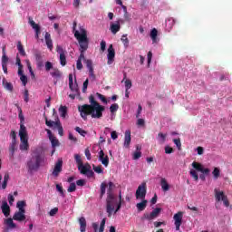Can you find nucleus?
I'll return each mask as SVG.
<instances>
[{
	"mask_svg": "<svg viewBox=\"0 0 232 232\" xmlns=\"http://www.w3.org/2000/svg\"><path fill=\"white\" fill-rule=\"evenodd\" d=\"M17 50L24 57L26 55V52L24 51V47H23V44H21V42L17 43Z\"/></svg>",
	"mask_w": 232,
	"mask_h": 232,
	"instance_id": "obj_36",
	"label": "nucleus"
},
{
	"mask_svg": "<svg viewBox=\"0 0 232 232\" xmlns=\"http://www.w3.org/2000/svg\"><path fill=\"white\" fill-rule=\"evenodd\" d=\"M79 224H80V231L85 232L86 231V218L84 217H82L79 218Z\"/></svg>",
	"mask_w": 232,
	"mask_h": 232,
	"instance_id": "obj_26",
	"label": "nucleus"
},
{
	"mask_svg": "<svg viewBox=\"0 0 232 232\" xmlns=\"http://www.w3.org/2000/svg\"><path fill=\"white\" fill-rule=\"evenodd\" d=\"M26 206V201H18L16 203V208H18V211H26L24 207Z\"/></svg>",
	"mask_w": 232,
	"mask_h": 232,
	"instance_id": "obj_35",
	"label": "nucleus"
},
{
	"mask_svg": "<svg viewBox=\"0 0 232 232\" xmlns=\"http://www.w3.org/2000/svg\"><path fill=\"white\" fill-rule=\"evenodd\" d=\"M130 144H131V131L126 130L123 146L124 148L129 149Z\"/></svg>",
	"mask_w": 232,
	"mask_h": 232,
	"instance_id": "obj_20",
	"label": "nucleus"
},
{
	"mask_svg": "<svg viewBox=\"0 0 232 232\" xmlns=\"http://www.w3.org/2000/svg\"><path fill=\"white\" fill-rule=\"evenodd\" d=\"M2 213L7 218L10 217V206H8V202L6 200H4L2 202Z\"/></svg>",
	"mask_w": 232,
	"mask_h": 232,
	"instance_id": "obj_21",
	"label": "nucleus"
},
{
	"mask_svg": "<svg viewBox=\"0 0 232 232\" xmlns=\"http://www.w3.org/2000/svg\"><path fill=\"white\" fill-rule=\"evenodd\" d=\"M63 171V160H58L57 162L54 165V168L53 169L52 175L53 177H59L61 172Z\"/></svg>",
	"mask_w": 232,
	"mask_h": 232,
	"instance_id": "obj_11",
	"label": "nucleus"
},
{
	"mask_svg": "<svg viewBox=\"0 0 232 232\" xmlns=\"http://www.w3.org/2000/svg\"><path fill=\"white\" fill-rule=\"evenodd\" d=\"M212 175L214 177V179H218V177H220V169L218 168H214V170L212 171Z\"/></svg>",
	"mask_w": 232,
	"mask_h": 232,
	"instance_id": "obj_44",
	"label": "nucleus"
},
{
	"mask_svg": "<svg viewBox=\"0 0 232 232\" xmlns=\"http://www.w3.org/2000/svg\"><path fill=\"white\" fill-rule=\"evenodd\" d=\"M92 169L95 171V173H104V170L102 169V166L99 165V166H95L92 165Z\"/></svg>",
	"mask_w": 232,
	"mask_h": 232,
	"instance_id": "obj_43",
	"label": "nucleus"
},
{
	"mask_svg": "<svg viewBox=\"0 0 232 232\" xmlns=\"http://www.w3.org/2000/svg\"><path fill=\"white\" fill-rule=\"evenodd\" d=\"M108 189H107V197H115V194L113 193V188H115V184L113 182L110 181L108 184Z\"/></svg>",
	"mask_w": 232,
	"mask_h": 232,
	"instance_id": "obj_27",
	"label": "nucleus"
},
{
	"mask_svg": "<svg viewBox=\"0 0 232 232\" xmlns=\"http://www.w3.org/2000/svg\"><path fill=\"white\" fill-rule=\"evenodd\" d=\"M165 153H167V155L173 153V148L169 146L165 147Z\"/></svg>",
	"mask_w": 232,
	"mask_h": 232,
	"instance_id": "obj_61",
	"label": "nucleus"
},
{
	"mask_svg": "<svg viewBox=\"0 0 232 232\" xmlns=\"http://www.w3.org/2000/svg\"><path fill=\"white\" fill-rule=\"evenodd\" d=\"M191 166L193 169H190L189 175L196 181L198 180V173L197 171L203 173V175H209L211 172L209 169L204 168V165H202L200 162L193 161Z\"/></svg>",
	"mask_w": 232,
	"mask_h": 232,
	"instance_id": "obj_4",
	"label": "nucleus"
},
{
	"mask_svg": "<svg viewBox=\"0 0 232 232\" xmlns=\"http://www.w3.org/2000/svg\"><path fill=\"white\" fill-rule=\"evenodd\" d=\"M84 184H86V180H84V179H78L76 181L77 186L82 187V186H84Z\"/></svg>",
	"mask_w": 232,
	"mask_h": 232,
	"instance_id": "obj_64",
	"label": "nucleus"
},
{
	"mask_svg": "<svg viewBox=\"0 0 232 232\" xmlns=\"http://www.w3.org/2000/svg\"><path fill=\"white\" fill-rule=\"evenodd\" d=\"M117 110H119V104L113 103L111 105V107H110L111 113H115V111H117Z\"/></svg>",
	"mask_w": 232,
	"mask_h": 232,
	"instance_id": "obj_49",
	"label": "nucleus"
},
{
	"mask_svg": "<svg viewBox=\"0 0 232 232\" xmlns=\"http://www.w3.org/2000/svg\"><path fill=\"white\" fill-rule=\"evenodd\" d=\"M106 188H108V185L106 184V182H102L100 187V198H102V197L106 195Z\"/></svg>",
	"mask_w": 232,
	"mask_h": 232,
	"instance_id": "obj_30",
	"label": "nucleus"
},
{
	"mask_svg": "<svg viewBox=\"0 0 232 232\" xmlns=\"http://www.w3.org/2000/svg\"><path fill=\"white\" fill-rule=\"evenodd\" d=\"M53 64L51 62L45 63V70L46 72H50V70H53Z\"/></svg>",
	"mask_w": 232,
	"mask_h": 232,
	"instance_id": "obj_52",
	"label": "nucleus"
},
{
	"mask_svg": "<svg viewBox=\"0 0 232 232\" xmlns=\"http://www.w3.org/2000/svg\"><path fill=\"white\" fill-rule=\"evenodd\" d=\"M14 200H15V198H14V195L9 194L8 195V201H9L10 206H12V204H14Z\"/></svg>",
	"mask_w": 232,
	"mask_h": 232,
	"instance_id": "obj_62",
	"label": "nucleus"
},
{
	"mask_svg": "<svg viewBox=\"0 0 232 232\" xmlns=\"http://www.w3.org/2000/svg\"><path fill=\"white\" fill-rule=\"evenodd\" d=\"M148 206V200L142 199L141 202L137 203L136 208L138 211H144L146 209V207Z\"/></svg>",
	"mask_w": 232,
	"mask_h": 232,
	"instance_id": "obj_25",
	"label": "nucleus"
},
{
	"mask_svg": "<svg viewBox=\"0 0 232 232\" xmlns=\"http://www.w3.org/2000/svg\"><path fill=\"white\" fill-rule=\"evenodd\" d=\"M173 142L177 146L178 150H181L182 143L180 142V139H174Z\"/></svg>",
	"mask_w": 232,
	"mask_h": 232,
	"instance_id": "obj_51",
	"label": "nucleus"
},
{
	"mask_svg": "<svg viewBox=\"0 0 232 232\" xmlns=\"http://www.w3.org/2000/svg\"><path fill=\"white\" fill-rule=\"evenodd\" d=\"M45 124L46 126H48V128H53V130L57 128L60 137H63L64 135V129L63 128V125L61 124V121L59 119L53 121L52 120H48V118L45 117Z\"/></svg>",
	"mask_w": 232,
	"mask_h": 232,
	"instance_id": "obj_7",
	"label": "nucleus"
},
{
	"mask_svg": "<svg viewBox=\"0 0 232 232\" xmlns=\"http://www.w3.org/2000/svg\"><path fill=\"white\" fill-rule=\"evenodd\" d=\"M175 220L176 231H180V226H182V212H178L173 217Z\"/></svg>",
	"mask_w": 232,
	"mask_h": 232,
	"instance_id": "obj_18",
	"label": "nucleus"
},
{
	"mask_svg": "<svg viewBox=\"0 0 232 232\" xmlns=\"http://www.w3.org/2000/svg\"><path fill=\"white\" fill-rule=\"evenodd\" d=\"M121 42L123 43L124 46L126 48H128L129 44H130V40H128V34H123L121 36Z\"/></svg>",
	"mask_w": 232,
	"mask_h": 232,
	"instance_id": "obj_39",
	"label": "nucleus"
},
{
	"mask_svg": "<svg viewBox=\"0 0 232 232\" xmlns=\"http://www.w3.org/2000/svg\"><path fill=\"white\" fill-rule=\"evenodd\" d=\"M11 139H13L12 142H16L17 134L15 133V130L11 131Z\"/></svg>",
	"mask_w": 232,
	"mask_h": 232,
	"instance_id": "obj_60",
	"label": "nucleus"
},
{
	"mask_svg": "<svg viewBox=\"0 0 232 232\" xmlns=\"http://www.w3.org/2000/svg\"><path fill=\"white\" fill-rule=\"evenodd\" d=\"M136 198H141V200L146 198V183H142L138 187L136 190Z\"/></svg>",
	"mask_w": 232,
	"mask_h": 232,
	"instance_id": "obj_9",
	"label": "nucleus"
},
{
	"mask_svg": "<svg viewBox=\"0 0 232 232\" xmlns=\"http://www.w3.org/2000/svg\"><path fill=\"white\" fill-rule=\"evenodd\" d=\"M44 162V155H42L39 151H34L31 159L27 161L28 173H34V171H39L41 164Z\"/></svg>",
	"mask_w": 232,
	"mask_h": 232,
	"instance_id": "obj_3",
	"label": "nucleus"
},
{
	"mask_svg": "<svg viewBox=\"0 0 232 232\" xmlns=\"http://www.w3.org/2000/svg\"><path fill=\"white\" fill-rule=\"evenodd\" d=\"M59 112H60L61 117H63V119H65L66 115L68 113V108L66 106H61L59 108Z\"/></svg>",
	"mask_w": 232,
	"mask_h": 232,
	"instance_id": "obj_33",
	"label": "nucleus"
},
{
	"mask_svg": "<svg viewBox=\"0 0 232 232\" xmlns=\"http://www.w3.org/2000/svg\"><path fill=\"white\" fill-rule=\"evenodd\" d=\"M17 144V141H12L9 147V153L11 155V157H14V153H15V146Z\"/></svg>",
	"mask_w": 232,
	"mask_h": 232,
	"instance_id": "obj_34",
	"label": "nucleus"
},
{
	"mask_svg": "<svg viewBox=\"0 0 232 232\" xmlns=\"http://www.w3.org/2000/svg\"><path fill=\"white\" fill-rule=\"evenodd\" d=\"M121 30V23L116 22L115 24L111 23V32L115 35L117 32Z\"/></svg>",
	"mask_w": 232,
	"mask_h": 232,
	"instance_id": "obj_24",
	"label": "nucleus"
},
{
	"mask_svg": "<svg viewBox=\"0 0 232 232\" xmlns=\"http://www.w3.org/2000/svg\"><path fill=\"white\" fill-rule=\"evenodd\" d=\"M75 131H77V133L81 134L82 137H86V134L88 132H86V130H82L81 127H75Z\"/></svg>",
	"mask_w": 232,
	"mask_h": 232,
	"instance_id": "obj_46",
	"label": "nucleus"
},
{
	"mask_svg": "<svg viewBox=\"0 0 232 232\" xmlns=\"http://www.w3.org/2000/svg\"><path fill=\"white\" fill-rule=\"evenodd\" d=\"M96 95L99 97V99L104 102V104H108V100H106V97H104V95L97 92Z\"/></svg>",
	"mask_w": 232,
	"mask_h": 232,
	"instance_id": "obj_54",
	"label": "nucleus"
},
{
	"mask_svg": "<svg viewBox=\"0 0 232 232\" xmlns=\"http://www.w3.org/2000/svg\"><path fill=\"white\" fill-rule=\"evenodd\" d=\"M49 140H51L53 148H57V146H59V140H57L55 136H53V138H49Z\"/></svg>",
	"mask_w": 232,
	"mask_h": 232,
	"instance_id": "obj_37",
	"label": "nucleus"
},
{
	"mask_svg": "<svg viewBox=\"0 0 232 232\" xmlns=\"http://www.w3.org/2000/svg\"><path fill=\"white\" fill-rule=\"evenodd\" d=\"M56 52L60 55V63L62 66H66V51L62 46L57 45Z\"/></svg>",
	"mask_w": 232,
	"mask_h": 232,
	"instance_id": "obj_10",
	"label": "nucleus"
},
{
	"mask_svg": "<svg viewBox=\"0 0 232 232\" xmlns=\"http://www.w3.org/2000/svg\"><path fill=\"white\" fill-rule=\"evenodd\" d=\"M141 157H142V152L140 150H136L132 155L133 160H139V159H140Z\"/></svg>",
	"mask_w": 232,
	"mask_h": 232,
	"instance_id": "obj_40",
	"label": "nucleus"
},
{
	"mask_svg": "<svg viewBox=\"0 0 232 232\" xmlns=\"http://www.w3.org/2000/svg\"><path fill=\"white\" fill-rule=\"evenodd\" d=\"M85 64L89 70V76L91 80L95 81L96 76H95V72H93V62H92V60H85Z\"/></svg>",
	"mask_w": 232,
	"mask_h": 232,
	"instance_id": "obj_16",
	"label": "nucleus"
},
{
	"mask_svg": "<svg viewBox=\"0 0 232 232\" xmlns=\"http://www.w3.org/2000/svg\"><path fill=\"white\" fill-rule=\"evenodd\" d=\"M30 148V145L28 144V142H21L20 144V150L22 151H28V149Z\"/></svg>",
	"mask_w": 232,
	"mask_h": 232,
	"instance_id": "obj_42",
	"label": "nucleus"
},
{
	"mask_svg": "<svg viewBox=\"0 0 232 232\" xmlns=\"http://www.w3.org/2000/svg\"><path fill=\"white\" fill-rule=\"evenodd\" d=\"M85 175L86 177H88V179H92L95 176V173L93 172V170H92V169H89L88 172Z\"/></svg>",
	"mask_w": 232,
	"mask_h": 232,
	"instance_id": "obj_59",
	"label": "nucleus"
},
{
	"mask_svg": "<svg viewBox=\"0 0 232 232\" xmlns=\"http://www.w3.org/2000/svg\"><path fill=\"white\" fill-rule=\"evenodd\" d=\"M166 137H168V135L164 134L162 132H160L158 134V138L160 139V142H162V143L166 142Z\"/></svg>",
	"mask_w": 232,
	"mask_h": 232,
	"instance_id": "obj_50",
	"label": "nucleus"
},
{
	"mask_svg": "<svg viewBox=\"0 0 232 232\" xmlns=\"http://www.w3.org/2000/svg\"><path fill=\"white\" fill-rule=\"evenodd\" d=\"M101 46V52L104 53L106 52V41L102 40L100 44Z\"/></svg>",
	"mask_w": 232,
	"mask_h": 232,
	"instance_id": "obj_57",
	"label": "nucleus"
},
{
	"mask_svg": "<svg viewBox=\"0 0 232 232\" xmlns=\"http://www.w3.org/2000/svg\"><path fill=\"white\" fill-rule=\"evenodd\" d=\"M19 136L21 142H28V132L24 124L20 125Z\"/></svg>",
	"mask_w": 232,
	"mask_h": 232,
	"instance_id": "obj_13",
	"label": "nucleus"
},
{
	"mask_svg": "<svg viewBox=\"0 0 232 232\" xmlns=\"http://www.w3.org/2000/svg\"><path fill=\"white\" fill-rule=\"evenodd\" d=\"M85 157L87 160H92V152H90V149H85Z\"/></svg>",
	"mask_w": 232,
	"mask_h": 232,
	"instance_id": "obj_58",
	"label": "nucleus"
},
{
	"mask_svg": "<svg viewBox=\"0 0 232 232\" xmlns=\"http://www.w3.org/2000/svg\"><path fill=\"white\" fill-rule=\"evenodd\" d=\"M160 211H162V208H157L150 214L145 213L143 215V218H146V220H153V218H157L159 215L160 214Z\"/></svg>",
	"mask_w": 232,
	"mask_h": 232,
	"instance_id": "obj_12",
	"label": "nucleus"
},
{
	"mask_svg": "<svg viewBox=\"0 0 232 232\" xmlns=\"http://www.w3.org/2000/svg\"><path fill=\"white\" fill-rule=\"evenodd\" d=\"M90 82V80L86 79L83 82V86H82V92L83 93H86V90H88V84Z\"/></svg>",
	"mask_w": 232,
	"mask_h": 232,
	"instance_id": "obj_53",
	"label": "nucleus"
},
{
	"mask_svg": "<svg viewBox=\"0 0 232 232\" xmlns=\"http://www.w3.org/2000/svg\"><path fill=\"white\" fill-rule=\"evenodd\" d=\"M166 26H169V30L175 26V20L174 18H169L166 22Z\"/></svg>",
	"mask_w": 232,
	"mask_h": 232,
	"instance_id": "obj_41",
	"label": "nucleus"
},
{
	"mask_svg": "<svg viewBox=\"0 0 232 232\" xmlns=\"http://www.w3.org/2000/svg\"><path fill=\"white\" fill-rule=\"evenodd\" d=\"M121 208H122V201H117V203H116V208H115V207H114V210H113L114 215H115L118 211H121Z\"/></svg>",
	"mask_w": 232,
	"mask_h": 232,
	"instance_id": "obj_48",
	"label": "nucleus"
},
{
	"mask_svg": "<svg viewBox=\"0 0 232 232\" xmlns=\"http://www.w3.org/2000/svg\"><path fill=\"white\" fill-rule=\"evenodd\" d=\"M20 81L23 82L24 86L28 83V78L24 74L20 76Z\"/></svg>",
	"mask_w": 232,
	"mask_h": 232,
	"instance_id": "obj_55",
	"label": "nucleus"
},
{
	"mask_svg": "<svg viewBox=\"0 0 232 232\" xmlns=\"http://www.w3.org/2000/svg\"><path fill=\"white\" fill-rule=\"evenodd\" d=\"M107 59V64H111V63L115 61V49H113V44L109 45Z\"/></svg>",
	"mask_w": 232,
	"mask_h": 232,
	"instance_id": "obj_15",
	"label": "nucleus"
},
{
	"mask_svg": "<svg viewBox=\"0 0 232 232\" xmlns=\"http://www.w3.org/2000/svg\"><path fill=\"white\" fill-rule=\"evenodd\" d=\"M3 86L5 90H8V92H14V85L12 82H6V79H3Z\"/></svg>",
	"mask_w": 232,
	"mask_h": 232,
	"instance_id": "obj_29",
	"label": "nucleus"
},
{
	"mask_svg": "<svg viewBox=\"0 0 232 232\" xmlns=\"http://www.w3.org/2000/svg\"><path fill=\"white\" fill-rule=\"evenodd\" d=\"M2 52H3L2 64L8 65V56H6V47H3Z\"/></svg>",
	"mask_w": 232,
	"mask_h": 232,
	"instance_id": "obj_32",
	"label": "nucleus"
},
{
	"mask_svg": "<svg viewBox=\"0 0 232 232\" xmlns=\"http://www.w3.org/2000/svg\"><path fill=\"white\" fill-rule=\"evenodd\" d=\"M160 186L162 191H169V184H168V180H166L165 178L160 179Z\"/></svg>",
	"mask_w": 232,
	"mask_h": 232,
	"instance_id": "obj_28",
	"label": "nucleus"
},
{
	"mask_svg": "<svg viewBox=\"0 0 232 232\" xmlns=\"http://www.w3.org/2000/svg\"><path fill=\"white\" fill-rule=\"evenodd\" d=\"M56 191L60 193L61 197H64V188H63L62 185L56 184Z\"/></svg>",
	"mask_w": 232,
	"mask_h": 232,
	"instance_id": "obj_47",
	"label": "nucleus"
},
{
	"mask_svg": "<svg viewBox=\"0 0 232 232\" xmlns=\"http://www.w3.org/2000/svg\"><path fill=\"white\" fill-rule=\"evenodd\" d=\"M117 196H111L106 198V212L110 218L113 215V211H115V206H117Z\"/></svg>",
	"mask_w": 232,
	"mask_h": 232,
	"instance_id": "obj_6",
	"label": "nucleus"
},
{
	"mask_svg": "<svg viewBox=\"0 0 232 232\" xmlns=\"http://www.w3.org/2000/svg\"><path fill=\"white\" fill-rule=\"evenodd\" d=\"M69 88L73 93H79V85H77V82L73 84V74H69Z\"/></svg>",
	"mask_w": 232,
	"mask_h": 232,
	"instance_id": "obj_17",
	"label": "nucleus"
},
{
	"mask_svg": "<svg viewBox=\"0 0 232 232\" xmlns=\"http://www.w3.org/2000/svg\"><path fill=\"white\" fill-rule=\"evenodd\" d=\"M77 28V22H73V27L72 30L74 32V37L77 39L79 44H80V56L78 58V61H84L86 63V57L84 56V53L86 50H88V44L90 41L88 40V33L86 32V29L84 27H80V32L78 30H75Z\"/></svg>",
	"mask_w": 232,
	"mask_h": 232,
	"instance_id": "obj_2",
	"label": "nucleus"
},
{
	"mask_svg": "<svg viewBox=\"0 0 232 232\" xmlns=\"http://www.w3.org/2000/svg\"><path fill=\"white\" fill-rule=\"evenodd\" d=\"M24 213H26V211L18 210L13 216V219L17 220L18 222H23L24 220H26V216L24 215Z\"/></svg>",
	"mask_w": 232,
	"mask_h": 232,
	"instance_id": "obj_19",
	"label": "nucleus"
},
{
	"mask_svg": "<svg viewBox=\"0 0 232 232\" xmlns=\"http://www.w3.org/2000/svg\"><path fill=\"white\" fill-rule=\"evenodd\" d=\"M45 43L49 50H53V42L52 41V35L50 33H45Z\"/></svg>",
	"mask_w": 232,
	"mask_h": 232,
	"instance_id": "obj_22",
	"label": "nucleus"
},
{
	"mask_svg": "<svg viewBox=\"0 0 232 232\" xmlns=\"http://www.w3.org/2000/svg\"><path fill=\"white\" fill-rule=\"evenodd\" d=\"M159 34V31H157L156 28L152 29L150 32V38L152 39L153 43L157 41V35Z\"/></svg>",
	"mask_w": 232,
	"mask_h": 232,
	"instance_id": "obj_38",
	"label": "nucleus"
},
{
	"mask_svg": "<svg viewBox=\"0 0 232 232\" xmlns=\"http://www.w3.org/2000/svg\"><path fill=\"white\" fill-rule=\"evenodd\" d=\"M99 160H101L104 168H108V166H110V158L108 155L104 154V150H102L99 151Z\"/></svg>",
	"mask_w": 232,
	"mask_h": 232,
	"instance_id": "obj_14",
	"label": "nucleus"
},
{
	"mask_svg": "<svg viewBox=\"0 0 232 232\" xmlns=\"http://www.w3.org/2000/svg\"><path fill=\"white\" fill-rule=\"evenodd\" d=\"M50 74L52 75V77H53V79H56V81H59V79L63 77V73L57 68L53 69Z\"/></svg>",
	"mask_w": 232,
	"mask_h": 232,
	"instance_id": "obj_23",
	"label": "nucleus"
},
{
	"mask_svg": "<svg viewBox=\"0 0 232 232\" xmlns=\"http://www.w3.org/2000/svg\"><path fill=\"white\" fill-rule=\"evenodd\" d=\"M58 211H59L58 208H54L51 209L49 212L50 217H55V215H57Z\"/></svg>",
	"mask_w": 232,
	"mask_h": 232,
	"instance_id": "obj_56",
	"label": "nucleus"
},
{
	"mask_svg": "<svg viewBox=\"0 0 232 232\" xmlns=\"http://www.w3.org/2000/svg\"><path fill=\"white\" fill-rule=\"evenodd\" d=\"M90 104H83L78 107L80 115L83 121H88V115H91L92 119H102V111L106 109L95 101V96L91 94L89 96Z\"/></svg>",
	"mask_w": 232,
	"mask_h": 232,
	"instance_id": "obj_1",
	"label": "nucleus"
},
{
	"mask_svg": "<svg viewBox=\"0 0 232 232\" xmlns=\"http://www.w3.org/2000/svg\"><path fill=\"white\" fill-rule=\"evenodd\" d=\"M125 88L126 90H130L131 88V80L125 81Z\"/></svg>",
	"mask_w": 232,
	"mask_h": 232,
	"instance_id": "obj_63",
	"label": "nucleus"
},
{
	"mask_svg": "<svg viewBox=\"0 0 232 232\" xmlns=\"http://www.w3.org/2000/svg\"><path fill=\"white\" fill-rule=\"evenodd\" d=\"M77 185L75 183H70L69 188H67L68 193H73V191H76Z\"/></svg>",
	"mask_w": 232,
	"mask_h": 232,
	"instance_id": "obj_45",
	"label": "nucleus"
},
{
	"mask_svg": "<svg viewBox=\"0 0 232 232\" xmlns=\"http://www.w3.org/2000/svg\"><path fill=\"white\" fill-rule=\"evenodd\" d=\"M74 160L77 164V168L82 175H85L89 172L90 169H92V165H90V163H82V158L80 154H75Z\"/></svg>",
	"mask_w": 232,
	"mask_h": 232,
	"instance_id": "obj_5",
	"label": "nucleus"
},
{
	"mask_svg": "<svg viewBox=\"0 0 232 232\" xmlns=\"http://www.w3.org/2000/svg\"><path fill=\"white\" fill-rule=\"evenodd\" d=\"M214 191H215L216 200L218 202H220V200H222V202L224 203V206H226V208H229V199H227V196H226L224 191H220L217 188H215Z\"/></svg>",
	"mask_w": 232,
	"mask_h": 232,
	"instance_id": "obj_8",
	"label": "nucleus"
},
{
	"mask_svg": "<svg viewBox=\"0 0 232 232\" xmlns=\"http://www.w3.org/2000/svg\"><path fill=\"white\" fill-rule=\"evenodd\" d=\"M5 224H6V226H8V227H10L11 229H14V227H17L15 223H14V219L12 218L5 219Z\"/></svg>",
	"mask_w": 232,
	"mask_h": 232,
	"instance_id": "obj_31",
	"label": "nucleus"
}]
</instances>
